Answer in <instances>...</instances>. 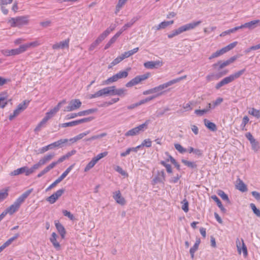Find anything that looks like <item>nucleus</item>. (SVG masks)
I'll return each instance as SVG.
<instances>
[{"mask_svg": "<svg viewBox=\"0 0 260 260\" xmlns=\"http://www.w3.org/2000/svg\"><path fill=\"white\" fill-rule=\"evenodd\" d=\"M107 135V134L106 133H103L99 135L92 136V137L86 139L85 140L86 141H93L94 140L99 139L102 138L103 137H104L106 136Z\"/></svg>", "mask_w": 260, "mask_h": 260, "instance_id": "nucleus-31", "label": "nucleus"}, {"mask_svg": "<svg viewBox=\"0 0 260 260\" xmlns=\"http://www.w3.org/2000/svg\"><path fill=\"white\" fill-rule=\"evenodd\" d=\"M98 109L96 108L90 109L86 110H84L82 111H80L78 112V115L79 116H83L88 115L92 113H94L97 112Z\"/></svg>", "mask_w": 260, "mask_h": 260, "instance_id": "nucleus-23", "label": "nucleus"}, {"mask_svg": "<svg viewBox=\"0 0 260 260\" xmlns=\"http://www.w3.org/2000/svg\"><path fill=\"white\" fill-rule=\"evenodd\" d=\"M64 192V189H59L53 193L51 196L48 197L46 199V201L51 204H54L57 201V200L62 195Z\"/></svg>", "mask_w": 260, "mask_h": 260, "instance_id": "nucleus-10", "label": "nucleus"}, {"mask_svg": "<svg viewBox=\"0 0 260 260\" xmlns=\"http://www.w3.org/2000/svg\"><path fill=\"white\" fill-rule=\"evenodd\" d=\"M249 113L255 117L260 118V112L257 109L252 108L249 111Z\"/></svg>", "mask_w": 260, "mask_h": 260, "instance_id": "nucleus-47", "label": "nucleus"}, {"mask_svg": "<svg viewBox=\"0 0 260 260\" xmlns=\"http://www.w3.org/2000/svg\"><path fill=\"white\" fill-rule=\"evenodd\" d=\"M237 44H238V42L235 41V42H234L229 44L228 45L223 47V48L226 53L228 51L233 49L234 47H235L236 46V45H237Z\"/></svg>", "mask_w": 260, "mask_h": 260, "instance_id": "nucleus-42", "label": "nucleus"}, {"mask_svg": "<svg viewBox=\"0 0 260 260\" xmlns=\"http://www.w3.org/2000/svg\"><path fill=\"white\" fill-rule=\"evenodd\" d=\"M126 94V89L124 88L116 89L115 86H114L113 89L112 95H118L120 96H124Z\"/></svg>", "mask_w": 260, "mask_h": 260, "instance_id": "nucleus-20", "label": "nucleus"}, {"mask_svg": "<svg viewBox=\"0 0 260 260\" xmlns=\"http://www.w3.org/2000/svg\"><path fill=\"white\" fill-rule=\"evenodd\" d=\"M76 122H77L76 120H75V121H71V122H69L62 123V124H59V127H66L68 126H76L77 125Z\"/></svg>", "mask_w": 260, "mask_h": 260, "instance_id": "nucleus-46", "label": "nucleus"}, {"mask_svg": "<svg viewBox=\"0 0 260 260\" xmlns=\"http://www.w3.org/2000/svg\"><path fill=\"white\" fill-rule=\"evenodd\" d=\"M149 123H150V120H147L145 121V122L144 123L140 124L137 127H135L137 129L138 133H139L140 132H143L146 129H147V126L149 124Z\"/></svg>", "mask_w": 260, "mask_h": 260, "instance_id": "nucleus-25", "label": "nucleus"}, {"mask_svg": "<svg viewBox=\"0 0 260 260\" xmlns=\"http://www.w3.org/2000/svg\"><path fill=\"white\" fill-rule=\"evenodd\" d=\"M57 237L58 236L57 234L53 232L52 233L51 237L50 238V241L56 250H59L60 248V245L59 242L57 241Z\"/></svg>", "mask_w": 260, "mask_h": 260, "instance_id": "nucleus-15", "label": "nucleus"}, {"mask_svg": "<svg viewBox=\"0 0 260 260\" xmlns=\"http://www.w3.org/2000/svg\"><path fill=\"white\" fill-rule=\"evenodd\" d=\"M8 196V190H6L4 191H0V202L6 199Z\"/></svg>", "mask_w": 260, "mask_h": 260, "instance_id": "nucleus-60", "label": "nucleus"}, {"mask_svg": "<svg viewBox=\"0 0 260 260\" xmlns=\"http://www.w3.org/2000/svg\"><path fill=\"white\" fill-rule=\"evenodd\" d=\"M163 62L161 60L148 61L144 63V66L148 69H152L162 66Z\"/></svg>", "mask_w": 260, "mask_h": 260, "instance_id": "nucleus-11", "label": "nucleus"}, {"mask_svg": "<svg viewBox=\"0 0 260 260\" xmlns=\"http://www.w3.org/2000/svg\"><path fill=\"white\" fill-rule=\"evenodd\" d=\"M211 109V104L210 103L208 104V106L206 109H204L202 110H196L194 111V113L199 116H202L204 114L207 113L210 109Z\"/></svg>", "mask_w": 260, "mask_h": 260, "instance_id": "nucleus-24", "label": "nucleus"}, {"mask_svg": "<svg viewBox=\"0 0 260 260\" xmlns=\"http://www.w3.org/2000/svg\"><path fill=\"white\" fill-rule=\"evenodd\" d=\"M212 199L217 203V206H218V207L220 209V210L222 211H223V212L225 211V209L224 208V207L222 205L221 201L216 196H212Z\"/></svg>", "mask_w": 260, "mask_h": 260, "instance_id": "nucleus-33", "label": "nucleus"}, {"mask_svg": "<svg viewBox=\"0 0 260 260\" xmlns=\"http://www.w3.org/2000/svg\"><path fill=\"white\" fill-rule=\"evenodd\" d=\"M182 203L183 204L182 206V210L185 212H187L188 211V203L186 199H184Z\"/></svg>", "mask_w": 260, "mask_h": 260, "instance_id": "nucleus-64", "label": "nucleus"}, {"mask_svg": "<svg viewBox=\"0 0 260 260\" xmlns=\"http://www.w3.org/2000/svg\"><path fill=\"white\" fill-rule=\"evenodd\" d=\"M113 88H114V86L107 87H105V88H103L104 95H107L109 94V95H112Z\"/></svg>", "mask_w": 260, "mask_h": 260, "instance_id": "nucleus-45", "label": "nucleus"}, {"mask_svg": "<svg viewBox=\"0 0 260 260\" xmlns=\"http://www.w3.org/2000/svg\"><path fill=\"white\" fill-rule=\"evenodd\" d=\"M228 65H229V64L228 60H226L223 62L221 61H218L217 63L213 64V67L214 68H216L217 67H218V69L220 70Z\"/></svg>", "mask_w": 260, "mask_h": 260, "instance_id": "nucleus-27", "label": "nucleus"}, {"mask_svg": "<svg viewBox=\"0 0 260 260\" xmlns=\"http://www.w3.org/2000/svg\"><path fill=\"white\" fill-rule=\"evenodd\" d=\"M46 164H47V162L45 159L43 157L41 158L37 163L34 164L32 166L34 172L36 170L39 169L41 166L45 165Z\"/></svg>", "mask_w": 260, "mask_h": 260, "instance_id": "nucleus-26", "label": "nucleus"}, {"mask_svg": "<svg viewBox=\"0 0 260 260\" xmlns=\"http://www.w3.org/2000/svg\"><path fill=\"white\" fill-rule=\"evenodd\" d=\"M245 71V69H242L240 70L237 72H235L234 74L230 75V76L225 77L222 80H221L220 82L217 83L215 85V88L216 89H219L222 86L228 84L230 83H231L235 80L239 78L241 76H242Z\"/></svg>", "mask_w": 260, "mask_h": 260, "instance_id": "nucleus-3", "label": "nucleus"}, {"mask_svg": "<svg viewBox=\"0 0 260 260\" xmlns=\"http://www.w3.org/2000/svg\"><path fill=\"white\" fill-rule=\"evenodd\" d=\"M168 26L167 21H165L160 23L158 25L155 26V29L156 30H160L161 29H164Z\"/></svg>", "mask_w": 260, "mask_h": 260, "instance_id": "nucleus-55", "label": "nucleus"}, {"mask_svg": "<svg viewBox=\"0 0 260 260\" xmlns=\"http://www.w3.org/2000/svg\"><path fill=\"white\" fill-rule=\"evenodd\" d=\"M69 140L67 139H60L57 141L54 142L51 144H49L50 149L55 147H61V145L68 142Z\"/></svg>", "mask_w": 260, "mask_h": 260, "instance_id": "nucleus-16", "label": "nucleus"}, {"mask_svg": "<svg viewBox=\"0 0 260 260\" xmlns=\"http://www.w3.org/2000/svg\"><path fill=\"white\" fill-rule=\"evenodd\" d=\"M27 43L29 48L37 47L42 44V43L39 40H36Z\"/></svg>", "mask_w": 260, "mask_h": 260, "instance_id": "nucleus-48", "label": "nucleus"}, {"mask_svg": "<svg viewBox=\"0 0 260 260\" xmlns=\"http://www.w3.org/2000/svg\"><path fill=\"white\" fill-rule=\"evenodd\" d=\"M18 48L20 54H21L26 51L29 48L28 43H26L24 44L21 45Z\"/></svg>", "mask_w": 260, "mask_h": 260, "instance_id": "nucleus-52", "label": "nucleus"}, {"mask_svg": "<svg viewBox=\"0 0 260 260\" xmlns=\"http://www.w3.org/2000/svg\"><path fill=\"white\" fill-rule=\"evenodd\" d=\"M205 125L210 131L212 132H215L217 130V127L216 124L207 120V119H205L204 120Z\"/></svg>", "mask_w": 260, "mask_h": 260, "instance_id": "nucleus-22", "label": "nucleus"}, {"mask_svg": "<svg viewBox=\"0 0 260 260\" xmlns=\"http://www.w3.org/2000/svg\"><path fill=\"white\" fill-rule=\"evenodd\" d=\"M55 226L57 231L60 235L61 238L64 239L66 234V231L63 226L59 222H55Z\"/></svg>", "mask_w": 260, "mask_h": 260, "instance_id": "nucleus-19", "label": "nucleus"}, {"mask_svg": "<svg viewBox=\"0 0 260 260\" xmlns=\"http://www.w3.org/2000/svg\"><path fill=\"white\" fill-rule=\"evenodd\" d=\"M202 23V21L199 20L196 21H192L189 23L185 24L183 25L180 26V30L182 33L194 29Z\"/></svg>", "mask_w": 260, "mask_h": 260, "instance_id": "nucleus-9", "label": "nucleus"}, {"mask_svg": "<svg viewBox=\"0 0 260 260\" xmlns=\"http://www.w3.org/2000/svg\"><path fill=\"white\" fill-rule=\"evenodd\" d=\"M225 53L224 50L222 48V49L216 51L215 52L212 54V55L209 57V59H212L214 58L217 57Z\"/></svg>", "mask_w": 260, "mask_h": 260, "instance_id": "nucleus-29", "label": "nucleus"}, {"mask_svg": "<svg viewBox=\"0 0 260 260\" xmlns=\"http://www.w3.org/2000/svg\"><path fill=\"white\" fill-rule=\"evenodd\" d=\"M28 16H21L11 18L8 20V23L12 27H21L28 23Z\"/></svg>", "mask_w": 260, "mask_h": 260, "instance_id": "nucleus-4", "label": "nucleus"}, {"mask_svg": "<svg viewBox=\"0 0 260 260\" xmlns=\"http://www.w3.org/2000/svg\"><path fill=\"white\" fill-rule=\"evenodd\" d=\"M117 80H118L115 74L113 76H112V77L107 79L105 81H104L103 84L108 85V84H109L110 83L116 82Z\"/></svg>", "mask_w": 260, "mask_h": 260, "instance_id": "nucleus-38", "label": "nucleus"}, {"mask_svg": "<svg viewBox=\"0 0 260 260\" xmlns=\"http://www.w3.org/2000/svg\"><path fill=\"white\" fill-rule=\"evenodd\" d=\"M113 198L117 204L121 205L125 204V200L121 196V193L119 190H117L113 192Z\"/></svg>", "mask_w": 260, "mask_h": 260, "instance_id": "nucleus-12", "label": "nucleus"}, {"mask_svg": "<svg viewBox=\"0 0 260 260\" xmlns=\"http://www.w3.org/2000/svg\"><path fill=\"white\" fill-rule=\"evenodd\" d=\"M181 34H182V32L180 30V27H178V28L174 29V30H172L171 32H170L168 35V37L169 39H172L173 37H174L176 36H178Z\"/></svg>", "mask_w": 260, "mask_h": 260, "instance_id": "nucleus-30", "label": "nucleus"}, {"mask_svg": "<svg viewBox=\"0 0 260 260\" xmlns=\"http://www.w3.org/2000/svg\"><path fill=\"white\" fill-rule=\"evenodd\" d=\"M155 98V96H151L147 97V98H145V99L142 100L140 101L139 102H138V106H139L140 105L144 104L152 100Z\"/></svg>", "mask_w": 260, "mask_h": 260, "instance_id": "nucleus-50", "label": "nucleus"}, {"mask_svg": "<svg viewBox=\"0 0 260 260\" xmlns=\"http://www.w3.org/2000/svg\"><path fill=\"white\" fill-rule=\"evenodd\" d=\"M108 32V31L105 30L98 37L96 40L100 44L109 35Z\"/></svg>", "mask_w": 260, "mask_h": 260, "instance_id": "nucleus-37", "label": "nucleus"}, {"mask_svg": "<svg viewBox=\"0 0 260 260\" xmlns=\"http://www.w3.org/2000/svg\"><path fill=\"white\" fill-rule=\"evenodd\" d=\"M181 161L184 165L191 169H195L197 167L196 162L193 161H188L184 159H182Z\"/></svg>", "mask_w": 260, "mask_h": 260, "instance_id": "nucleus-28", "label": "nucleus"}, {"mask_svg": "<svg viewBox=\"0 0 260 260\" xmlns=\"http://www.w3.org/2000/svg\"><path fill=\"white\" fill-rule=\"evenodd\" d=\"M226 74V72H225L224 73H218L217 74L212 73V74L208 75L206 76V78L208 82H210V81H211L214 80H217L219 78L221 77L223 75H225Z\"/></svg>", "mask_w": 260, "mask_h": 260, "instance_id": "nucleus-17", "label": "nucleus"}, {"mask_svg": "<svg viewBox=\"0 0 260 260\" xmlns=\"http://www.w3.org/2000/svg\"><path fill=\"white\" fill-rule=\"evenodd\" d=\"M108 152L105 151L104 152L98 154L96 156L92 158L95 161L98 162L101 158L106 156L108 155Z\"/></svg>", "mask_w": 260, "mask_h": 260, "instance_id": "nucleus-49", "label": "nucleus"}, {"mask_svg": "<svg viewBox=\"0 0 260 260\" xmlns=\"http://www.w3.org/2000/svg\"><path fill=\"white\" fill-rule=\"evenodd\" d=\"M149 77V74L148 73L142 75L137 76L133 79H132L131 81L128 82L125 84V86L127 87H131L134 85H137L142 81L147 79Z\"/></svg>", "mask_w": 260, "mask_h": 260, "instance_id": "nucleus-6", "label": "nucleus"}, {"mask_svg": "<svg viewBox=\"0 0 260 260\" xmlns=\"http://www.w3.org/2000/svg\"><path fill=\"white\" fill-rule=\"evenodd\" d=\"M56 166L55 163H54L53 161L52 162L51 164H50L49 165L46 166L43 170L46 173H47L48 172H49L51 169H53Z\"/></svg>", "mask_w": 260, "mask_h": 260, "instance_id": "nucleus-61", "label": "nucleus"}, {"mask_svg": "<svg viewBox=\"0 0 260 260\" xmlns=\"http://www.w3.org/2000/svg\"><path fill=\"white\" fill-rule=\"evenodd\" d=\"M66 103V100H63L58 103L57 105L53 109L50 110L48 112L52 116H53L59 110L61 105Z\"/></svg>", "mask_w": 260, "mask_h": 260, "instance_id": "nucleus-21", "label": "nucleus"}, {"mask_svg": "<svg viewBox=\"0 0 260 260\" xmlns=\"http://www.w3.org/2000/svg\"><path fill=\"white\" fill-rule=\"evenodd\" d=\"M69 39H67L63 41L56 43L52 45L53 49H63L64 48H69Z\"/></svg>", "mask_w": 260, "mask_h": 260, "instance_id": "nucleus-13", "label": "nucleus"}, {"mask_svg": "<svg viewBox=\"0 0 260 260\" xmlns=\"http://www.w3.org/2000/svg\"><path fill=\"white\" fill-rule=\"evenodd\" d=\"M168 161H170L172 164L177 168L178 170H180V165L177 162L176 160L170 155H169V158L167 160Z\"/></svg>", "mask_w": 260, "mask_h": 260, "instance_id": "nucleus-57", "label": "nucleus"}, {"mask_svg": "<svg viewBox=\"0 0 260 260\" xmlns=\"http://www.w3.org/2000/svg\"><path fill=\"white\" fill-rule=\"evenodd\" d=\"M166 180V175L164 171H161L158 172V176L156 177L153 181L155 183H164Z\"/></svg>", "mask_w": 260, "mask_h": 260, "instance_id": "nucleus-18", "label": "nucleus"}, {"mask_svg": "<svg viewBox=\"0 0 260 260\" xmlns=\"http://www.w3.org/2000/svg\"><path fill=\"white\" fill-rule=\"evenodd\" d=\"M250 144L251 145L252 149L254 151H257L259 149V146L258 143L255 140L254 141L251 142Z\"/></svg>", "mask_w": 260, "mask_h": 260, "instance_id": "nucleus-63", "label": "nucleus"}, {"mask_svg": "<svg viewBox=\"0 0 260 260\" xmlns=\"http://www.w3.org/2000/svg\"><path fill=\"white\" fill-rule=\"evenodd\" d=\"M81 105L82 103L79 99H74L69 102V105L63 110L66 112L75 111L80 108Z\"/></svg>", "mask_w": 260, "mask_h": 260, "instance_id": "nucleus-7", "label": "nucleus"}, {"mask_svg": "<svg viewBox=\"0 0 260 260\" xmlns=\"http://www.w3.org/2000/svg\"><path fill=\"white\" fill-rule=\"evenodd\" d=\"M250 207L251 208V209L252 210L253 213L258 217H260V210L259 209H258L255 205L253 204V203H251L250 204Z\"/></svg>", "mask_w": 260, "mask_h": 260, "instance_id": "nucleus-58", "label": "nucleus"}, {"mask_svg": "<svg viewBox=\"0 0 260 260\" xmlns=\"http://www.w3.org/2000/svg\"><path fill=\"white\" fill-rule=\"evenodd\" d=\"M96 162H97L95 161L94 159L92 158L91 160L86 165L84 168V172H86L89 171L94 166Z\"/></svg>", "mask_w": 260, "mask_h": 260, "instance_id": "nucleus-35", "label": "nucleus"}, {"mask_svg": "<svg viewBox=\"0 0 260 260\" xmlns=\"http://www.w3.org/2000/svg\"><path fill=\"white\" fill-rule=\"evenodd\" d=\"M259 23L260 24V20L258 19L252 20L250 22H248L245 23L243 24H242L243 28H248L249 29H253L255 28L257 26V24Z\"/></svg>", "mask_w": 260, "mask_h": 260, "instance_id": "nucleus-14", "label": "nucleus"}, {"mask_svg": "<svg viewBox=\"0 0 260 260\" xmlns=\"http://www.w3.org/2000/svg\"><path fill=\"white\" fill-rule=\"evenodd\" d=\"M174 147H175V149L181 153H184L186 152V149L185 148H183L179 144H175Z\"/></svg>", "mask_w": 260, "mask_h": 260, "instance_id": "nucleus-56", "label": "nucleus"}, {"mask_svg": "<svg viewBox=\"0 0 260 260\" xmlns=\"http://www.w3.org/2000/svg\"><path fill=\"white\" fill-rule=\"evenodd\" d=\"M21 112H22L21 110L19 109L18 108H17V109L14 111L13 113L10 115L9 117V120H13L15 117L17 116Z\"/></svg>", "mask_w": 260, "mask_h": 260, "instance_id": "nucleus-51", "label": "nucleus"}, {"mask_svg": "<svg viewBox=\"0 0 260 260\" xmlns=\"http://www.w3.org/2000/svg\"><path fill=\"white\" fill-rule=\"evenodd\" d=\"M186 78V75L183 76L182 77L177 78L176 79H173L170 80L165 83L159 85L158 86L154 87L152 89L153 93H157L155 98L157 96L161 95L163 94L164 92L162 91L165 88H167L168 87L171 86L172 85L175 84L180 82V81L185 79Z\"/></svg>", "mask_w": 260, "mask_h": 260, "instance_id": "nucleus-2", "label": "nucleus"}, {"mask_svg": "<svg viewBox=\"0 0 260 260\" xmlns=\"http://www.w3.org/2000/svg\"><path fill=\"white\" fill-rule=\"evenodd\" d=\"M237 188L242 192L246 191L247 190L246 185L241 180H239V182L237 185Z\"/></svg>", "mask_w": 260, "mask_h": 260, "instance_id": "nucleus-32", "label": "nucleus"}, {"mask_svg": "<svg viewBox=\"0 0 260 260\" xmlns=\"http://www.w3.org/2000/svg\"><path fill=\"white\" fill-rule=\"evenodd\" d=\"M104 95H105L104 93L103 89H102L98 91L97 92H95L94 93L90 95L89 98L90 99H94V98H99V97L104 96Z\"/></svg>", "mask_w": 260, "mask_h": 260, "instance_id": "nucleus-40", "label": "nucleus"}, {"mask_svg": "<svg viewBox=\"0 0 260 260\" xmlns=\"http://www.w3.org/2000/svg\"><path fill=\"white\" fill-rule=\"evenodd\" d=\"M127 0H119L116 6L115 13L117 14Z\"/></svg>", "mask_w": 260, "mask_h": 260, "instance_id": "nucleus-34", "label": "nucleus"}, {"mask_svg": "<svg viewBox=\"0 0 260 260\" xmlns=\"http://www.w3.org/2000/svg\"><path fill=\"white\" fill-rule=\"evenodd\" d=\"M33 191V188H30L19 196L16 201L10 207L7 208V212L10 215H13L15 212L17 211L21 206V205L24 202L25 199Z\"/></svg>", "mask_w": 260, "mask_h": 260, "instance_id": "nucleus-1", "label": "nucleus"}, {"mask_svg": "<svg viewBox=\"0 0 260 260\" xmlns=\"http://www.w3.org/2000/svg\"><path fill=\"white\" fill-rule=\"evenodd\" d=\"M115 75L116 76L118 80L122 78H125L128 76V71H120L119 72L116 74Z\"/></svg>", "mask_w": 260, "mask_h": 260, "instance_id": "nucleus-36", "label": "nucleus"}, {"mask_svg": "<svg viewBox=\"0 0 260 260\" xmlns=\"http://www.w3.org/2000/svg\"><path fill=\"white\" fill-rule=\"evenodd\" d=\"M218 195L220 196L223 200L226 201L228 203H230V200L228 195L225 194L223 191L221 190H219L218 192Z\"/></svg>", "mask_w": 260, "mask_h": 260, "instance_id": "nucleus-44", "label": "nucleus"}, {"mask_svg": "<svg viewBox=\"0 0 260 260\" xmlns=\"http://www.w3.org/2000/svg\"><path fill=\"white\" fill-rule=\"evenodd\" d=\"M29 103V101H24L22 103L19 104L17 108L22 112L27 107V105Z\"/></svg>", "mask_w": 260, "mask_h": 260, "instance_id": "nucleus-54", "label": "nucleus"}, {"mask_svg": "<svg viewBox=\"0 0 260 260\" xmlns=\"http://www.w3.org/2000/svg\"><path fill=\"white\" fill-rule=\"evenodd\" d=\"M34 173V171L32 167L30 168H28L27 167H23L11 172L10 174L11 176H16L25 173L26 176H29Z\"/></svg>", "mask_w": 260, "mask_h": 260, "instance_id": "nucleus-8", "label": "nucleus"}, {"mask_svg": "<svg viewBox=\"0 0 260 260\" xmlns=\"http://www.w3.org/2000/svg\"><path fill=\"white\" fill-rule=\"evenodd\" d=\"M138 132L136 128V127H134L129 131H128L125 134V136L126 137H129V136H134L137 134H138Z\"/></svg>", "mask_w": 260, "mask_h": 260, "instance_id": "nucleus-43", "label": "nucleus"}, {"mask_svg": "<svg viewBox=\"0 0 260 260\" xmlns=\"http://www.w3.org/2000/svg\"><path fill=\"white\" fill-rule=\"evenodd\" d=\"M122 60H123L122 57L120 55L116 57L115 59H114L112 62H111L108 68L110 69L112 68V67L116 65L120 62H121Z\"/></svg>", "mask_w": 260, "mask_h": 260, "instance_id": "nucleus-41", "label": "nucleus"}, {"mask_svg": "<svg viewBox=\"0 0 260 260\" xmlns=\"http://www.w3.org/2000/svg\"><path fill=\"white\" fill-rule=\"evenodd\" d=\"M241 242H242L241 252L242 251L244 256L246 257L248 255L247 249L246 246L245 245L243 239H241Z\"/></svg>", "mask_w": 260, "mask_h": 260, "instance_id": "nucleus-59", "label": "nucleus"}, {"mask_svg": "<svg viewBox=\"0 0 260 260\" xmlns=\"http://www.w3.org/2000/svg\"><path fill=\"white\" fill-rule=\"evenodd\" d=\"M75 164H73L68 167L66 170L54 182L50 184L46 189V191H48L53 187H54L58 183H60L71 172L74 167Z\"/></svg>", "mask_w": 260, "mask_h": 260, "instance_id": "nucleus-5", "label": "nucleus"}, {"mask_svg": "<svg viewBox=\"0 0 260 260\" xmlns=\"http://www.w3.org/2000/svg\"><path fill=\"white\" fill-rule=\"evenodd\" d=\"M62 213L64 216L68 217L70 220H74V216L71 214V213L68 210H62Z\"/></svg>", "mask_w": 260, "mask_h": 260, "instance_id": "nucleus-62", "label": "nucleus"}, {"mask_svg": "<svg viewBox=\"0 0 260 260\" xmlns=\"http://www.w3.org/2000/svg\"><path fill=\"white\" fill-rule=\"evenodd\" d=\"M19 235L18 234H15L14 236L8 239L6 242H5L3 244L4 246H5L6 248L8 246H9L15 240H16L19 237Z\"/></svg>", "mask_w": 260, "mask_h": 260, "instance_id": "nucleus-39", "label": "nucleus"}, {"mask_svg": "<svg viewBox=\"0 0 260 260\" xmlns=\"http://www.w3.org/2000/svg\"><path fill=\"white\" fill-rule=\"evenodd\" d=\"M93 119V117H92L84 118H82L81 119L77 120L76 123H77V125H78V124L82 123L89 122V121L92 120Z\"/></svg>", "mask_w": 260, "mask_h": 260, "instance_id": "nucleus-53", "label": "nucleus"}]
</instances>
